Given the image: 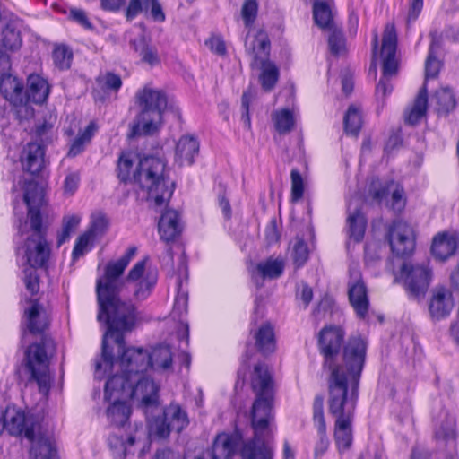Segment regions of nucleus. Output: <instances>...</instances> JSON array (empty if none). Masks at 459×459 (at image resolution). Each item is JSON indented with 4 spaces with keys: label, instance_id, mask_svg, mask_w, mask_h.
Returning <instances> with one entry per match:
<instances>
[{
    "label": "nucleus",
    "instance_id": "obj_1",
    "mask_svg": "<svg viewBox=\"0 0 459 459\" xmlns=\"http://www.w3.org/2000/svg\"><path fill=\"white\" fill-rule=\"evenodd\" d=\"M149 366L156 370L170 369L169 346L155 347L150 354L143 349L128 348L117 358V418L122 416V424L131 415V401L140 403L146 411L159 405V386L142 376Z\"/></svg>",
    "mask_w": 459,
    "mask_h": 459
},
{
    "label": "nucleus",
    "instance_id": "obj_2",
    "mask_svg": "<svg viewBox=\"0 0 459 459\" xmlns=\"http://www.w3.org/2000/svg\"><path fill=\"white\" fill-rule=\"evenodd\" d=\"M96 293L98 301L97 319L104 330L101 342V355L95 362V377H108L104 386V401L108 403L107 417L111 424L115 421V262L109 261L105 266L103 276L97 280Z\"/></svg>",
    "mask_w": 459,
    "mask_h": 459
},
{
    "label": "nucleus",
    "instance_id": "obj_3",
    "mask_svg": "<svg viewBox=\"0 0 459 459\" xmlns=\"http://www.w3.org/2000/svg\"><path fill=\"white\" fill-rule=\"evenodd\" d=\"M252 388L256 394L251 412L254 437L242 441L239 446L240 437L238 434L230 435L237 438L234 452L239 448L241 459H273L274 450L271 444L273 437L271 423L273 420L272 413L273 380L264 364H257L255 367Z\"/></svg>",
    "mask_w": 459,
    "mask_h": 459
},
{
    "label": "nucleus",
    "instance_id": "obj_4",
    "mask_svg": "<svg viewBox=\"0 0 459 459\" xmlns=\"http://www.w3.org/2000/svg\"><path fill=\"white\" fill-rule=\"evenodd\" d=\"M118 178L123 182L135 180L146 191L147 199L161 207L173 194V183L166 175V163L160 158L149 156L139 160L134 152H122L117 163Z\"/></svg>",
    "mask_w": 459,
    "mask_h": 459
},
{
    "label": "nucleus",
    "instance_id": "obj_5",
    "mask_svg": "<svg viewBox=\"0 0 459 459\" xmlns=\"http://www.w3.org/2000/svg\"><path fill=\"white\" fill-rule=\"evenodd\" d=\"M360 364L344 377L336 370L330 382L327 404L329 412L335 418L334 440L340 453L352 444L351 423L359 396V371Z\"/></svg>",
    "mask_w": 459,
    "mask_h": 459
},
{
    "label": "nucleus",
    "instance_id": "obj_6",
    "mask_svg": "<svg viewBox=\"0 0 459 459\" xmlns=\"http://www.w3.org/2000/svg\"><path fill=\"white\" fill-rule=\"evenodd\" d=\"M343 339L344 332L338 326H325L319 333L318 343L320 351L325 357V366L331 371L328 378V388L336 370L346 377L351 373L356 364H360L358 373L359 380L360 379L366 359L367 342L360 336L351 337L344 346L342 363H335L343 343Z\"/></svg>",
    "mask_w": 459,
    "mask_h": 459
},
{
    "label": "nucleus",
    "instance_id": "obj_7",
    "mask_svg": "<svg viewBox=\"0 0 459 459\" xmlns=\"http://www.w3.org/2000/svg\"><path fill=\"white\" fill-rule=\"evenodd\" d=\"M137 253L136 247H130L117 260V294L133 290L134 297L138 300L147 299L157 283V273L146 270L147 258L138 261L129 271L126 277L122 278L125 269Z\"/></svg>",
    "mask_w": 459,
    "mask_h": 459
},
{
    "label": "nucleus",
    "instance_id": "obj_8",
    "mask_svg": "<svg viewBox=\"0 0 459 459\" xmlns=\"http://www.w3.org/2000/svg\"><path fill=\"white\" fill-rule=\"evenodd\" d=\"M141 113L132 128V135H152L159 131L162 113L167 107L166 95L159 90L144 87L137 93Z\"/></svg>",
    "mask_w": 459,
    "mask_h": 459
},
{
    "label": "nucleus",
    "instance_id": "obj_9",
    "mask_svg": "<svg viewBox=\"0 0 459 459\" xmlns=\"http://www.w3.org/2000/svg\"><path fill=\"white\" fill-rule=\"evenodd\" d=\"M55 351L54 341L43 336L39 342L30 345L25 353V366L42 394H48L50 389L49 360Z\"/></svg>",
    "mask_w": 459,
    "mask_h": 459
},
{
    "label": "nucleus",
    "instance_id": "obj_10",
    "mask_svg": "<svg viewBox=\"0 0 459 459\" xmlns=\"http://www.w3.org/2000/svg\"><path fill=\"white\" fill-rule=\"evenodd\" d=\"M396 46L397 36L394 26L393 24H387L382 39V77L376 87V96L378 100H384V99L393 91L390 79L396 74L398 69V63L395 58Z\"/></svg>",
    "mask_w": 459,
    "mask_h": 459
},
{
    "label": "nucleus",
    "instance_id": "obj_11",
    "mask_svg": "<svg viewBox=\"0 0 459 459\" xmlns=\"http://www.w3.org/2000/svg\"><path fill=\"white\" fill-rule=\"evenodd\" d=\"M37 140L27 143L21 155L22 168L31 175L42 171L46 165L45 144L52 141V126L43 123L36 129Z\"/></svg>",
    "mask_w": 459,
    "mask_h": 459
},
{
    "label": "nucleus",
    "instance_id": "obj_12",
    "mask_svg": "<svg viewBox=\"0 0 459 459\" xmlns=\"http://www.w3.org/2000/svg\"><path fill=\"white\" fill-rule=\"evenodd\" d=\"M31 234L27 237L24 245L26 263L31 267L44 266L49 257L50 249L45 238V229L34 215L30 223Z\"/></svg>",
    "mask_w": 459,
    "mask_h": 459
},
{
    "label": "nucleus",
    "instance_id": "obj_13",
    "mask_svg": "<svg viewBox=\"0 0 459 459\" xmlns=\"http://www.w3.org/2000/svg\"><path fill=\"white\" fill-rule=\"evenodd\" d=\"M140 324L141 315L135 305L131 301H122L117 297V358L129 348L126 346L125 338Z\"/></svg>",
    "mask_w": 459,
    "mask_h": 459
},
{
    "label": "nucleus",
    "instance_id": "obj_14",
    "mask_svg": "<svg viewBox=\"0 0 459 459\" xmlns=\"http://www.w3.org/2000/svg\"><path fill=\"white\" fill-rule=\"evenodd\" d=\"M430 278V270L426 265L405 262L395 276V281H402L409 295L419 298L426 293Z\"/></svg>",
    "mask_w": 459,
    "mask_h": 459
},
{
    "label": "nucleus",
    "instance_id": "obj_15",
    "mask_svg": "<svg viewBox=\"0 0 459 459\" xmlns=\"http://www.w3.org/2000/svg\"><path fill=\"white\" fill-rule=\"evenodd\" d=\"M4 424L10 435H23L29 440H33L34 434L39 428V420L37 416L16 406L6 407Z\"/></svg>",
    "mask_w": 459,
    "mask_h": 459
},
{
    "label": "nucleus",
    "instance_id": "obj_16",
    "mask_svg": "<svg viewBox=\"0 0 459 459\" xmlns=\"http://www.w3.org/2000/svg\"><path fill=\"white\" fill-rule=\"evenodd\" d=\"M388 239L391 249L398 256L411 255L415 247L412 227L405 221H394L389 229Z\"/></svg>",
    "mask_w": 459,
    "mask_h": 459
},
{
    "label": "nucleus",
    "instance_id": "obj_17",
    "mask_svg": "<svg viewBox=\"0 0 459 459\" xmlns=\"http://www.w3.org/2000/svg\"><path fill=\"white\" fill-rule=\"evenodd\" d=\"M349 299L356 314L364 318L368 310L367 288L356 265L350 267Z\"/></svg>",
    "mask_w": 459,
    "mask_h": 459
},
{
    "label": "nucleus",
    "instance_id": "obj_18",
    "mask_svg": "<svg viewBox=\"0 0 459 459\" xmlns=\"http://www.w3.org/2000/svg\"><path fill=\"white\" fill-rule=\"evenodd\" d=\"M313 422L316 429V438L314 445V458L321 459L330 446V440L326 434V424L324 416V400L318 396L314 401Z\"/></svg>",
    "mask_w": 459,
    "mask_h": 459
},
{
    "label": "nucleus",
    "instance_id": "obj_19",
    "mask_svg": "<svg viewBox=\"0 0 459 459\" xmlns=\"http://www.w3.org/2000/svg\"><path fill=\"white\" fill-rule=\"evenodd\" d=\"M360 204L361 200L356 197L350 200L347 206L349 238L357 243L363 239L367 227V220L360 211Z\"/></svg>",
    "mask_w": 459,
    "mask_h": 459
},
{
    "label": "nucleus",
    "instance_id": "obj_20",
    "mask_svg": "<svg viewBox=\"0 0 459 459\" xmlns=\"http://www.w3.org/2000/svg\"><path fill=\"white\" fill-rule=\"evenodd\" d=\"M158 231L160 239L169 243L173 242L182 231L179 214L175 210L165 211L159 221Z\"/></svg>",
    "mask_w": 459,
    "mask_h": 459
},
{
    "label": "nucleus",
    "instance_id": "obj_21",
    "mask_svg": "<svg viewBox=\"0 0 459 459\" xmlns=\"http://www.w3.org/2000/svg\"><path fill=\"white\" fill-rule=\"evenodd\" d=\"M284 269V262L281 258L270 257L256 264L252 273V279L257 286L263 285L264 279H275L280 277Z\"/></svg>",
    "mask_w": 459,
    "mask_h": 459
},
{
    "label": "nucleus",
    "instance_id": "obj_22",
    "mask_svg": "<svg viewBox=\"0 0 459 459\" xmlns=\"http://www.w3.org/2000/svg\"><path fill=\"white\" fill-rule=\"evenodd\" d=\"M459 248V233H440L432 243V254L439 260H446Z\"/></svg>",
    "mask_w": 459,
    "mask_h": 459
},
{
    "label": "nucleus",
    "instance_id": "obj_23",
    "mask_svg": "<svg viewBox=\"0 0 459 459\" xmlns=\"http://www.w3.org/2000/svg\"><path fill=\"white\" fill-rule=\"evenodd\" d=\"M246 49L254 55V64L268 60L270 41L266 33L263 30L251 34L248 31L245 40Z\"/></svg>",
    "mask_w": 459,
    "mask_h": 459
},
{
    "label": "nucleus",
    "instance_id": "obj_24",
    "mask_svg": "<svg viewBox=\"0 0 459 459\" xmlns=\"http://www.w3.org/2000/svg\"><path fill=\"white\" fill-rule=\"evenodd\" d=\"M23 200L28 207L30 223H31V218L34 215H37L39 221L42 222L40 206L43 203V194L42 189L34 180H30L25 183Z\"/></svg>",
    "mask_w": 459,
    "mask_h": 459
},
{
    "label": "nucleus",
    "instance_id": "obj_25",
    "mask_svg": "<svg viewBox=\"0 0 459 459\" xmlns=\"http://www.w3.org/2000/svg\"><path fill=\"white\" fill-rule=\"evenodd\" d=\"M453 307L452 295L447 290L438 288L434 290L429 304V312L432 317L441 319L447 316Z\"/></svg>",
    "mask_w": 459,
    "mask_h": 459
},
{
    "label": "nucleus",
    "instance_id": "obj_26",
    "mask_svg": "<svg viewBox=\"0 0 459 459\" xmlns=\"http://www.w3.org/2000/svg\"><path fill=\"white\" fill-rule=\"evenodd\" d=\"M199 152V142L190 135L182 136L176 146V162L180 166L192 165Z\"/></svg>",
    "mask_w": 459,
    "mask_h": 459
},
{
    "label": "nucleus",
    "instance_id": "obj_27",
    "mask_svg": "<svg viewBox=\"0 0 459 459\" xmlns=\"http://www.w3.org/2000/svg\"><path fill=\"white\" fill-rule=\"evenodd\" d=\"M143 9H150L152 18L157 22L165 20V14L158 0H130L126 12L127 20L135 18Z\"/></svg>",
    "mask_w": 459,
    "mask_h": 459
},
{
    "label": "nucleus",
    "instance_id": "obj_28",
    "mask_svg": "<svg viewBox=\"0 0 459 459\" xmlns=\"http://www.w3.org/2000/svg\"><path fill=\"white\" fill-rule=\"evenodd\" d=\"M49 94L48 82L38 74H30L27 79V100L36 104L44 103Z\"/></svg>",
    "mask_w": 459,
    "mask_h": 459
},
{
    "label": "nucleus",
    "instance_id": "obj_29",
    "mask_svg": "<svg viewBox=\"0 0 459 459\" xmlns=\"http://www.w3.org/2000/svg\"><path fill=\"white\" fill-rule=\"evenodd\" d=\"M428 108L427 87L424 84L417 94L411 107L405 112V121L410 125L418 124L426 115Z\"/></svg>",
    "mask_w": 459,
    "mask_h": 459
},
{
    "label": "nucleus",
    "instance_id": "obj_30",
    "mask_svg": "<svg viewBox=\"0 0 459 459\" xmlns=\"http://www.w3.org/2000/svg\"><path fill=\"white\" fill-rule=\"evenodd\" d=\"M255 346L263 354H269L275 350L273 327L269 323L263 324L254 333Z\"/></svg>",
    "mask_w": 459,
    "mask_h": 459
},
{
    "label": "nucleus",
    "instance_id": "obj_31",
    "mask_svg": "<svg viewBox=\"0 0 459 459\" xmlns=\"http://www.w3.org/2000/svg\"><path fill=\"white\" fill-rule=\"evenodd\" d=\"M41 307L37 300H32L28 309H25L24 315L27 320V328L31 333H40L48 326L45 316L41 313Z\"/></svg>",
    "mask_w": 459,
    "mask_h": 459
},
{
    "label": "nucleus",
    "instance_id": "obj_32",
    "mask_svg": "<svg viewBox=\"0 0 459 459\" xmlns=\"http://www.w3.org/2000/svg\"><path fill=\"white\" fill-rule=\"evenodd\" d=\"M163 415L167 419L172 430L181 432L189 424L187 413L178 403H170L163 410Z\"/></svg>",
    "mask_w": 459,
    "mask_h": 459
},
{
    "label": "nucleus",
    "instance_id": "obj_33",
    "mask_svg": "<svg viewBox=\"0 0 459 459\" xmlns=\"http://www.w3.org/2000/svg\"><path fill=\"white\" fill-rule=\"evenodd\" d=\"M30 449V459H52L56 455V448L48 437L39 436L33 437Z\"/></svg>",
    "mask_w": 459,
    "mask_h": 459
},
{
    "label": "nucleus",
    "instance_id": "obj_34",
    "mask_svg": "<svg viewBox=\"0 0 459 459\" xmlns=\"http://www.w3.org/2000/svg\"><path fill=\"white\" fill-rule=\"evenodd\" d=\"M23 84L16 77L4 74L0 77V91L4 97L9 100H22Z\"/></svg>",
    "mask_w": 459,
    "mask_h": 459
},
{
    "label": "nucleus",
    "instance_id": "obj_35",
    "mask_svg": "<svg viewBox=\"0 0 459 459\" xmlns=\"http://www.w3.org/2000/svg\"><path fill=\"white\" fill-rule=\"evenodd\" d=\"M130 44L134 47L136 51L139 52L143 62L151 66L160 64V59L156 48L147 44L145 36L143 32L139 35V42L131 39Z\"/></svg>",
    "mask_w": 459,
    "mask_h": 459
},
{
    "label": "nucleus",
    "instance_id": "obj_36",
    "mask_svg": "<svg viewBox=\"0 0 459 459\" xmlns=\"http://www.w3.org/2000/svg\"><path fill=\"white\" fill-rule=\"evenodd\" d=\"M254 65L262 70L259 79L263 89L266 91H271L279 78L278 68L269 60H262V62H258Z\"/></svg>",
    "mask_w": 459,
    "mask_h": 459
},
{
    "label": "nucleus",
    "instance_id": "obj_37",
    "mask_svg": "<svg viewBox=\"0 0 459 459\" xmlns=\"http://www.w3.org/2000/svg\"><path fill=\"white\" fill-rule=\"evenodd\" d=\"M2 48L6 51L14 52L22 47V39L20 30L13 22L7 23L2 30Z\"/></svg>",
    "mask_w": 459,
    "mask_h": 459
},
{
    "label": "nucleus",
    "instance_id": "obj_38",
    "mask_svg": "<svg viewBox=\"0 0 459 459\" xmlns=\"http://www.w3.org/2000/svg\"><path fill=\"white\" fill-rule=\"evenodd\" d=\"M96 131L97 126L95 122L91 121L73 141L67 155L70 157H75L82 152L85 145L91 142Z\"/></svg>",
    "mask_w": 459,
    "mask_h": 459
},
{
    "label": "nucleus",
    "instance_id": "obj_39",
    "mask_svg": "<svg viewBox=\"0 0 459 459\" xmlns=\"http://www.w3.org/2000/svg\"><path fill=\"white\" fill-rule=\"evenodd\" d=\"M316 24L322 29H332L333 14L330 5L324 1H316L313 5Z\"/></svg>",
    "mask_w": 459,
    "mask_h": 459
},
{
    "label": "nucleus",
    "instance_id": "obj_40",
    "mask_svg": "<svg viewBox=\"0 0 459 459\" xmlns=\"http://www.w3.org/2000/svg\"><path fill=\"white\" fill-rule=\"evenodd\" d=\"M276 131L285 134L291 132L295 126V119L292 112L289 109L275 111L272 115Z\"/></svg>",
    "mask_w": 459,
    "mask_h": 459
},
{
    "label": "nucleus",
    "instance_id": "obj_41",
    "mask_svg": "<svg viewBox=\"0 0 459 459\" xmlns=\"http://www.w3.org/2000/svg\"><path fill=\"white\" fill-rule=\"evenodd\" d=\"M115 89V74L108 73L105 77L97 79L96 87L92 91L95 101L104 102L109 92Z\"/></svg>",
    "mask_w": 459,
    "mask_h": 459
},
{
    "label": "nucleus",
    "instance_id": "obj_42",
    "mask_svg": "<svg viewBox=\"0 0 459 459\" xmlns=\"http://www.w3.org/2000/svg\"><path fill=\"white\" fill-rule=\"evenodd\" d=\"M362 126L360 109L355 105H351L344 117V129L347 134L357 135Z\"/></svg>",
    "mask_w": 459,
    "mask_h": 459
},
{
    "label": "nucleus",
    "instance_id": "obj_43",
    "mask_svg": "<svg viewBox=\"0 0 459 459\" xmlns=\"http://www.w3.org/2000/svg\"><path fill=\"white\" fill-rule=\"evenodd\" d=\"M81 221V217L75 214L67 215L63 218L62 229L57 234V246L65 243L71 234L76 230Z\"/></svg>",
    "mask_w": 459,
    "mask_h": 459
},
{
    "label": "nucleus",
    "instance_id": "obj_44",
    "mask_svg": "<svg viewBox=\"0 0 459 459\" xmlns=\"http://www.w3.org/2000/svg\"><path fill=\"white\" fill-rule=\"evenodd\" d=\"M438 46L436 42H432L429 46V55L425 63V80L435 78L440 70L441 62L437 58V51Z\"/></svg>",
    "mask_w": 459,
    "mask_h": 459
},
{
    "label": "nucleus",
    "instance_id": "obj_45",
    "mask_svg": "<svg viewBox=\"0 0 459 459\" xmlns=\"http://www.w3.org/2000/svg\"><path fill=\"white\" fill-rule=\"evenodd\" d=\"M150 433L159 438H165L169 436L172 430L167 419L162 414L161 417L153 419L148 418Z\"/></svg>",
    "mask_w": 459,
    "mask_h": 459
},
{
    "label": "nucleus",
    "instance_id": "obj_46",
    "mask_svg": "<svg viewBox=\"0 0 459 459\" xmlns=\"http://www.w3.org/2000/svg\"><path fill=\"white\" fill-rule=\"evenodd\" d=\"M94 239L95 238L87 231L79 236L75 241L72 252L73 260L75 261L79 257L84 255L88 251H90Z\"/></svg>",
    "mask_w": 459,
    "mask_h": 459
},
{
    "label": "nucleus",
    "instance_id": "obj_47",
    "mask_svg": "<svg viewBox=\"0 0 459 459\" xmlns=\"http://www.w3.org/2000/svg\"><path fill=\"white\" fill-rule=\"evenodd\" d=\"M108 221L102 212L91 214V225L87 232L94 238L101 236L108 229Z\"/></svg>",
    "mask_w": 459,
    "mask_h": 459
},
{
    "label": "nucleus",
    "instance_id": "obj_48",
    "mask_svg": "<svg viewBox=\"0 0 459 459\" xmlns=\"http://www.w3.org/2000/svg\"><path fill=\"white\" fill-rule=\"evenodd\" d=\"M55 65L60 70L68 69L71 65L73 54L66 47H57L53 51Z\"/></svg>",
    "mask_w": 459,
    "mask_h": 459
},
{
    "label": "nucleus",
    "instance_id": "obj_49",
    "mask_svg": "<svg viewBox=\"0 0 459 459\" xmlns=\"http://www.w3.org/2000/svg\"><path fill=\"white\" fill-rule=\"evenodd\" d=\"M394 185V184L392 182L388 186H383L379 179H372L368 188L369 195L372 196L373 200L381 202L386 197L388 192L391 188H393Z\"/></svg>",
    "mask_w": 459,
    "mask_h": 459
},
{
    "label": "nucleus",
    "instance_id": "obj_50",
    "mask_svg": "<svg viewBox=\"0 0 459 459\" xmlns=\"http://www.w3.org/2000/svg\"><path fill=\"white\" fill-rule=\"evenodd\" d=\"M329 48L335 56L342 55L345 52V39L340 30H333L328 39Z\"/></svg>",
    "mask_w": 459,
    "mask_h": 459
},
{
    "label": "nucleus",
    "instance_id": "obj_51",
    "mask_svg": "<svg viewBox=\"0 0 459 459\" xmlns=\"http://www.w3.org/2000/svg\"><path fill=\"white\" fill-rule=\"evenodd\" d=\"M291 178V201H299L304 194L303 178L297 169H293L290 172Z\"/></svg>",
    "mask_w": 459,
    "mask_h": 459
},
{
    "label": "nucleus",
    "instance_id": "obj_52",
    "mask_svg": "<svg viewBox=\"0 0 459 459\" xmlns=\"http://www.w3.org/2000/svg\"><path fill=\"white\" fill-rule=\"evenodd\" d=\"M436 96L440 108L444 111L448 112L455 107V99L449 88H443L437 91Z\"/></svg>",
    "mask_w": 459,
    "mask_h": 459
},
{
    "label": "nucleus",
    "instance_id": "obj_53",
    "mask_svg": "<svg viewBox=\"0 0 459 459\" xmlns=\"http://www.w3.org/2000/svg\"><path fill=\"white\" fill-rule=\"evenodd\" d=\"M188 295L187 292L181 290V283L178 282V291L175 298L172 314L175 316H181L187 311Z\"/></svg>",
    "mask_w": 459,
    "mask_h": 459
},
{
    "label": "nucleus",
    "instance_id": "obj_54",
    "mask_svg": "<svg viewBox=\"0 0 459 459\" xmlns=\"http://www.w3.org/2000/svg\"><path fill=\"white\" fill-rule=\"evenodd\" d=\"M258 4L256 0H247L241 9V16L246 26H250L256 18Z\"/></svg>",
    "mask_w": 459,
    "mask_h": 459
},
{
    "label": "nucleus",
    "instance_id": "obj_55",
    "mask_svg": "<svg viewBox=\"0 0 459 459\" xmlns=\"http://www.w3.org/2000/svg\"><path fill=\"white\" fill-rule=\"evenodd\" d=\"M254 98V93L251 89L244 91L241 98V108H242V116L241 119L244 124V127L247 130L251 129V119L249 115V105Z\"/></svg>",
    "mask_w": 459,
    "mask_h": 459
},
{
    "label": "nucleus",
    "instance_id": "obj_56",
    "mask_svg": "<svg viewBox=\"0 0 459 459\" xmlns=\"http://www.w3.org/2000/svg\"><path fill=\"white\" fill-rule=\"evenodd\" d=\"M292 257L297 267L304 265L308 257L307 244L302 239H298L294 245Z\"/></svg>",
    "mask_w": 459,
    "mask_h": 459
},
{
    "label": "nucleus",
    "instance_id": "obj_57",
    "mask_svg": "<svg viewBox=\"0 0 459 459\" xmlns=\"http://www.w3.org/2000/svg\"><path fill=\"white\" fill-rule=\"evenodd\" d=\"M35 268L29 265L24 269V284L32 295L36 294L39 289V275Z\"/></svg>",
    "mask_w": 459,
    "mask_h": 459
},
{
    "label": "nucleus",
    "instance_id": "obj_58",
    "mask_svg": "<svg viewBox=\"0 0 459 459\" xmlns=\"http://www.w3.org/2000/svg\"><path fill=\"white\" fill-rule=\"evenodd\" d=\"M69 18L86 30L93 29V25L90 22L86 12L82 9L72 8L70 10Z\"/></svg>",
    "mask_w": 459,
    "mask_h": 459
},
{
    "label": "nucleus",
    "instance_id": "obj_59",
    "mask_svg": "<svg viewBox=\"0 0 459 459\" xmlns=\"http://www.w3.org/2000/svg\"><path fill=\"white\" fill-rule=\"evenodd\" d=\"M81 180L78 171H70L67 173L64 182V190L65 194L74 195L79 186Z\"/></svg>",
    "mask_w": 459,
    "mask_h": 459
},
{
    "label": "nucleus",
    "instance_id": "obj_60",
    "mask_svg": "<svg viewBox=\"0 0 459 459\" xmlns=\"http://www.w3.org/2000/svg\"><path fill=\"white\" fill-rule=\"evenodd\" d=\"M205 45L212 52L219 56H223L226 53L225 42L220 36H212L205 40Z\"/></svg>",
    "mask_w": 459,
    "mask_h": 459
},
{
    "label": "nucleus",
    "instance_id": "obj_61",
    "mask_svg": "<svg viewBox=\"0 0 459 459\" xmlns=\"http://www.w3.org/2000/svg\"><path fill=\"white\" fill-rule=\"evenodd\" d=\"M391 206L394 211H401L404 206L403 190L397 186L392 191Z\"/></svg>",
    "mask_w": 459,
    "mask_h": 459
},
{
    "label": "nucleus",
    "instance_id": "obj_62",
    "mask_svg": "<svg viewBox=\"0 0 459 459\" xmlns=\"http://www.w3.org/2000/svg\"><path fill=\"white\" fill-rule=\"evenodd\" d=\"M423 6V0H412L410 7V11L408 13V22H414L420 13L421 12Z\"/></svg>",
    "mask_w": 459,
    "mask_h": 459
},
{
    "label": "nucleus",
    "instance_id": "obj_63",
    "mask_svg": "<svg viewBox=\"0 0 459 459\" xmlns=\"http://www.w3.org/2000/svg\"><path fill=\"white\" fill-rule=\"evenodd\" d=\"M153 459H184L179 453L171 449H161L155 453Z\"/></svg>",
    "mask_w": 459,
    "mask_h": 459
},
{
    "label": "nucleus",
    "instance_id": "obj_64",
    "mask_svg": "<svg viewBox=\"0 0 459 459\" xmlns=\"http://www.w3.org/2000/svg\"><path fill=\"white\" fill-rule=\"evenodd\" d=\"M299 297L304 303V307H307L313 298V290L307 284H302Z\"/></svg>",
    "mask_w": 459,
    "mask_h": 459
}]
</instances>
